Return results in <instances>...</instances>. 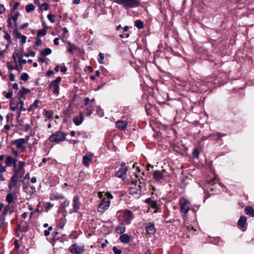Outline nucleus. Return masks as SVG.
<instances>
[{"instance_id": "dca6fc26", "label": "nucleus", "mask_w": 254, "mask_h": 254, "mask_svg": "<svg viewBox=\"0 0 254 254\" xmlns=\"http://www.w3.org/2000/svg\"><path fill=\"white\" fill-rule=\"evenodd\" d=\"M163 172H165V170H163L162 171L157 170L155 171L153 173V177L154 179L157 181L162 180L164 177Z\"/></svg>"}, {"instance_id": "e433bc0d", "label": "nucleus", "mask_w": 254, "mask_h": 254, "mask_svg": "<svg viewBox=\"0 0 254 254\" xmlns=\"http://www.w3.org/2000/svg\"><path fill=\"white\" fill-rule=\"evenodd\" d=\"M13 115L12 114H8L6 116V120L8 124H11Z\"/></svg>"}, {"instance_id": "393cba45", "label": "nucleus", "mask_w": 254, "mask_h": 254, "mask_svg": "<svg viewBox=\"0 0 254 254\" xmlns=\"http://www.w3.org/2000/svg\"><path fill=\"white\" fill-rule=\"evenodd\" d=\"M245 212L246 214L251 217H254V209L251 206H247L245 208Z\"/></svg>"}, {"instance_id": "6e6552de", "label": "nucleus", "mask_w": 254, "mask_h": 254, "mask_svg": "<svg viewBox=\"0 0 254 254\" xmlns=\"http://www.w3.org/2000/svg\"><path fill=\"white\" fill-rule=\"evenodd\" d=\"M80 202L79 200V197L78 196H74L73 199V209L70 212V213L76 212L80 208Z\"/></svg>"}, {"instance_id": "7c9ffc66", "label": "nucleus", "mask_w": 254, "mask_h": 254, "mask_svg": "<svg viewBox=\"0 0 254 254\" xmlns=\"http://www.w3.org/2000/svg\"><path fill=\"white\" fill-rule=\"evenodd\" d=\"M126 231V228L125 227L122 226H118L116 229V232L117 233L122 234H123Z\"/></svg>"}, {"instance_id": "473e14b6", "label": "nucleus", "mask_w": 254, "mask_h": 254, "mask_svg": "<svg viewBox=\"0 0 254 254\" xmlns=\"http://www.w3.org/2000/svg\"><path fill=\"white\" fill-rule=\"evenodd\" d=\"M46 33H47V31H46V29L44 28L42 29H40V30H38V33L37 34V36L40 37V36H43L45 35L46 34Z\"/></svg>"}, {"instance_id": "20e7f679", "label": "nucleus", "mask_w": 254, "mask_h": 254, "mask_svg": "<svg viewBox=\"0 0 254 254\" xmlns=\"http://www.w3.org/2000/svg\"><path fill=\"white\" fill-rule=\"evenodd\" d=\"M128 170V168L126 166L125 162H122L121 164V168L115 173V176L125 180L127 177V172Z\"/></svg>"}, {"instance_id": "f8f14e48", "label": "nucleus", "mask_w": 254, "mask_h": 254, "mask_svg": "<svg viewBox=\"0 0 254 254\" xmlns=\"http://www.w3.org/2000/svg\"><path fill=\"white\" fill-rule=\"evenodd\" d=\"M12 58L14 60V62H7V68L9 72L13 69H16V52H13L12 54Z\"/></svg>"}, {"instance_id": "680f3d73", "label": "nucleus", "mask_w": 254, "mask_h": 254, "mask_svg": "<svg viewBox=\"0 0 254 254\" xmlns=\"http://www.w3.org/2000/svg\"><path fill=\"white\" fill-rule=\"evenodd\" d=\"M38 102H39L38 100H35V101L34 102V103L32 104V106H33V107H34L35 108H37L38 107Z\"/></svg>"}, {"instance_id": "5701e85b", "label": "nucleus", "mask_w": 254, "mask_h": 254, "mask_svg": "<svg viewBox=\"0 0 254 254\" xmlns=\"http://www.w3.org/2000/svg\"><path fill=\"white\" fill-rule=\"evenodd\" d=\"M91 161L92 157L89 156L84 155L83 157L82 163L85 166H88L89 164L91 162Z\"/></svg>"}, {"instance_id": "c9c22d12", "label": "nucleus", "mask_w": 254, "mask_h": 254, "mask_svg": "<svg viewBox=\"0 0 254 254\" xmlns=\"http://www.w3.org/2000/svg\"><path fill=\"white\" fill-rule=\"evenodd\" d=\"M199 154V151L198 149L196 148H194L193 152H192L193 157L194 158H197L198 157Z\"/></svg>"}, {"instance_id": "7ed1b4c3", "label": "nucleus", "mask_w": 254, "mask_h": 254, "mask_svg": "<svg viewBox=\"0 0 254 254\" xmlns=\"http://www.w3.org/2000/svg\"><path fill=\"white\" fill-rule=\"evenodd\" d=\"M66 134L61 131H58L50 136L49 140L51 142H60L64 141Z\"/></svg>"}, {"instance_id": "69168bd1", "label": "nucleus", "mask_w": 254, "mask_h": 254, "mask_svg": "<svg viewBox=\"0 0 254 254\" xmlns=\"http://www.w3.org/2000/svg\"><path fill=\"white\" fill-rule=\"evenodd\" d=\"M119 36L121 38H124V37H126V38H127L129 37V33H127L126 34H125V35H124L123 34H120L119 35Z\"/></svg>"}, {"instance_id": "c85d7f7f", "label": "nucleus", "mask_w": 254, "mask_h": 254, "mask_svg": "<svg viewBox=\"0 0 254 254\" xmlns=\"http://www.w3.org/2000/svg\"><path fill=\"white\" fill-rule=\"evenodd\" d=\"M134 25L138 29H142L144 27L143 23L140 20H136L135 21Z\"/></svg>"}, {"instance_id": "6e6d98bb", "label": "nucleus", "mask_w": 254, "mask_h": 254, "mask_svg": "<svg viewBox=\"0 0 254 254\" xmlns=\"http://www.w3.org/2000/svg\"><path fill=\"white\" fill-rule=\"evenodd\" d=\"M6 166H3L1 165L0 167V173H2L6 171Z\"/></svg>"}, {"instance_id": "f704fd0d", "label": "nucleus", "mask_w": 254, "mask_h": 254, "mask_svg": "<svg viewBox=\"0 0 254 254\" xmlns=\"http://www.w3.org/2000/svg\"><path fill=\"white\" fill-rule=\"evenodd\" d=\"M20 38L22 44H24L26 42L27 37L24 35H21L17 31V38Z\"/></svg>"}, {"instance_id": "c03bdc74", "label": "nucleus", "mask_w": 254, "mask_h": 254, "mask_svg": "<svg viewBox=\"0 0 254 254\" xmlns=\"http://www.w3.org/2000/svg\"><path fill=\"white\" fill-rule=\"evenodd\" d=\"M19 105L20 107V110L25 111L26 110V109L23 107V103L21 100H20L19 103H17V108H18Z\"/></svg>"}, {"instance_id": "4be33fe9", "label": "nucleus", "mask_w": 254, "mask_h": 254, "mask_svg": "<svg viewBox=\"0 0 254 254\" xmlns=\"http://www.w3.org/2000/svg\"><path fill=\"white\" fill-rule=\"evenodd\" d=\"M247 223V218L245 216H241L238 221V225L240 227H244Z\"/></svg>"}, {"instance_id": "b1692460", "label": "nucleus", "mask_w": 254, "mask_h": 254, "mask_svg": "<svg viewBox=\"0 0 254 254\" xmlns=\"http://www.w3.org/2000/svg\"><path fill=\"white\" fill-rule=\"evenodd\" d=\"M131 237L130 236H128L127 234H122L120 237V241L123 243H128L130 240Z\"/></svg>"}, {"instance_id": "58836bf2", "label": "nucleus", "mask_w": 254, "mask_h": 254, "mask_svg": "<svg viewBox=\"0 0 254 254\" xmlns=\"http://www.w3.org/2000/svg\"><path fill=\"white\" fill-rule=\"evenodd\" d=\"M55 16L52 14H49L47 15V18L52 23H54L55 22Z\"/></svg>"}, {"instance_id": "4d7b16f0", "label": "nucleus", "mask_w": 254, "mask_h": 254, "mask_svg": "<svg viewBox=\"0 0 254 254\" xmlns=\"http://www.w3.org/2000/svg\"><path fill=\"white\" fill-rule=\"evenodd\" d=\"M9 79L13 81L15 80V75L13 73L9 72Z\"/></svg>"}, {"instance_id": "052dcab7", "label": "nucleus", "mask_w": 254, "mask_h": 254, "mask_svg": "<svg viewBox=\"0 0 254 254\" xmlns=\"http://www.w3.org/2000/svg\"><path fill=\"white\" fill-rule=\"evenodd\" d=\"M5 11V8L4 7L3 5L0 4V14L4 12Z\"/></svg>"}, {"instance_id": "4c0bfd02", "label": "nucleus", "mask_w": 254, "mask_h": 254, "mask_svg": "<svg viewBox=\"0 0 254 254\" xmlns=\"http://www.w3.org/2000/svg\"><path fill=\"white\" fill-rule=\"evenodd\" d=\"M104 54L101 53H99V58H98V62L101 64H104Z\"/></svg>"}, {"instance_id": "de8ad7c7", "label": "nucleus", "mask_w": 254, "mask_h": 254, "mask_svg": "<svg viewBox=\"0 0 254 254\" xmlns=\"http://www.w3.org/2000/svg\"><path fill=\"white\" fill-rule=\"evenodd\" d=\"M70 45V48L68 49V52L70 53V54H73V50L76 48V47L74 45H72L71 44Z\"/></svg>"}, {"instance_id": "f257e3e1", "label": "nucleus", "mask_w": 254, "mask_h": 254, "mask_svg": "<svg viewBox=\"0 0 254 254\" xmlns=\"http://www.w3.org/2000/svg\"><path fill=\"white\" fill-rule=\"evenodd\" d=\"M16 173H13L8 184V193L6 196V201L8 202V205L5 207L2 212L3 215L8 213L11 214L14 211L12 203L13 202L14 196L16 193Z\"/></svg>"}, {"instance_id": "2f4dec72", "label": "nucleus", "mask_w": 254, "mask_h": 254, "mask_svg": "<svg viewBox=\"0 0 254 254\" xmlns=\"http://www.w3.org/2000/svg\"><path fill=\"white\" fill-rule=\"evenodd\" d=\"M29 78V76L28 74L25 72L22 73L21 74L20 77V79L24 81H27L28 80Z\"/></svg>"}, {"instance_id": "13d9d810", "label": "nucleus", "mask_w": 254, "mask_h": 254, "mask_svg": "<svg viewBox=\"0 0 254 254\" xmlns=\"http://www.w3.org/2000/svg\"><path fill=\"white\" fill-rule=\"evenodd\" d=\"M90 101V99L89 98V97H86L85 99H84V105L85 106H88V104H89V102Z\"/></svg>"}, {"instance_id": "1a4fd4ad", "label": "nucleus", "mask_w": 254, "mask_h": 254, "mask_svg": "<svg viewBox=\"0 0 254 254\" xmlns=\"http://www.w3.org/2000/svg\"><path fill=\"white\" fill-rule=\"evenodd\" d=\"M26 143L24 138H20L17 139V154L25 150L26 147L23 144Z\"/></svg>"}, {"instance_id": "aec40b11", "label": "nucleus", "mask_w": 254, "mask_h": 254, "mask_svg": "<svg viewBox=\"0 0 254 254\" xmlns=\"http://www.w3.org/2000/svg\"><path fill=\"white\" fill-rule=\"evenodd\" d=\"M146 233L148 235H152L156 232L154 225L153 224H150L149 225L146 227Z\"/></svg>"}, {"instance_id": "bb28decb", "label": "nucleus", "mask_w": 254, "mask_h": 254, "mask_svg": "<svg viewBox=\"0 0 254 254\" xmlns=\"http://www.w3.org/2000/svg\"><path fill=\"white\" fill-rule=\"evenodd\" d=\"M94 105L93 104H89V106L87 107L85 110V115L86 116H90L94 110Z\"/></svg>"}, {"instance_id": "a18cd8bd", "label": "nucleus", "mask_w": 254, "mask_h": 254, "mask_svg": "<svg viewBox=\"0 0 254 254\" xmlns=\"http://www.w3.org/2000/svg\"><path fill=\"white\" fill-rule=\"evenodd\" d=\"M113 251L115 254H121L122 250L118 249L116 247H114Z\"/></svg>"}, {"instance_id": "864d4df0", "label": "nucleus", "mask_w": 254, "mask_h": 254, "mask_svg": "<svg viewBox=\"0 0 254 254\" xmlns=\"http://www.w3.org/2000/svg\"><path fill=\"white\" fill-rule=\"evenodd\" d=\"M216 135H217V139H219L221 137L226 136V134H222V133H217Z\"/></svg>"}, {"instance_id": "c756f323", "label": "nucleus", "mask_w": 254, "mask_h": 254, "mask_svg": "<svg viewBox=\"0 0 254 254\" xmlns=\"http://www.w3.org/2000/svg\"><path fill=\"white\" fill-rule=\"evenodd\" d=\"M52 53V50L50 48H46L41 51V54L42 56H46Z\"/></svg>"}, {"instance_id": "a211bd4d", "label": "nucleus", "mask_w": 254, "mask_h": 254, "mask_svg": "<svg viewBox=\"0 0 254 254\" xmlns=\"http://www.w3.org/2000/svg\"><path fill=\"white\" fill-rule=\"evenodd\" d=\"M130 194L132 195H136L139 197L141 192L140 191V189H137L136 187H132L130 188Z\"/></svg>"}, {"instance_id": "f03ea898", "label": "nucleus", "mask_w": 254, "mask_h": 254, "mask_svg": "<svg viewBox=\"0 0 254 254\" xmlns=\"http://www.w3.org/2000/svg\"><path fill=\"white\" fill-rule=\"evenodd\" d=\"M113 1L124 8H134L139 7L140 0H113Z\"/></svg>"}, {"instance_id": "e2e57ef3", "label": "nucleus", "mask_w": 254, "mask_h": 254, "mask_svg": "<svg viewBox=\"0 0 254 254\" xmlns=\"http://www.w3.org/2000/svg\"><path fill=\"white\" fill-rule=\"evenodd\" d=\"M67 70V68L64 66H62L61 68V71L63 73H65V72Z\"/></svg>"}, {"instance_id": "37998d69", "label": "nucleus", "mask_w": 254, "mask_h": 254, "mask_svg": "<svg viewBox=\"0 0 254 254\" xmlns=\"http://www.w3.org/2000/svg\"><path fill=\"white\" fill-rule=\"evenodd\" d=\"M43 8L45 10H47L49 8L48 4L47 3H44L39 6L40 9H42Z\"/></svg>"}, {"instance_id": "6ab92c4d", "label": "nucleus", "mask_w": 254, "mask_h": 254, "mask_svg": "<svg viewBox=\"0 0 254 254\" xmlns=\"http://www.w3.org/2000/svg\"><path fill=\"white\" fill-rule=\"evenodd\" d=\"M50 198L51 200H55L63 199L64 198V196L62 194L57 193L51 194Z\"/></svg>"}, {"instance_id": "2eb2a0df", "label": "nucleus", "mask_w": 254, "mask_h": 254, "mask_svg": "<svg viewBox=\"0 0 254 254\" xmlns=\"http://www.w3.org/2000/svg\"><path fill=\"white\" fill-rule=\"evenodd\" d=\"M83 120V115L80 113L78 116H76L73 119V122L76 126H79L82 124Z\"/></svg>"}, {"instance_id": "603ef678", "label": "nucleus", "mask_w": 254, "mask_h": 254, "mask_svg": "<svg viewBox=\"0 0 254 254\" xmlns=\"http://www.w3.org/2000/svg\"><path fill=\"white\" fill-rule=\"evenodd\" d=\"M12 96V92L11 91H9L7 93H6V94L5 95V97L6 98L8 99V98H11Z\"/></svg>"}, {"instance_id": "4468645a", "label": "nucleus", "mask_w": 254, "mask_h": 254, "mask_svg": "<svg viewBox=\"0 0 254 254\" xmlns=\"http://www.w3.org/2000/svg\"><path fill=\"white\" fill-rule=\"evenodd\" d=\"M127 125L126 121L119 120L116 122L117 127L122 130H125L127 128Z\"/></svg>"}, {"instance_id": "774afa93", "label": "nucleus", "mask_w": 254, "mask_h": 254, "mask_svg": "<svg viewBox=\"0 0 254 254\" xmlns=\"http://www.w3.org/2000/svg\"><path fill=\"white\" fill-rule=\"evenodd\" d=\"M24 180H27V183L28 182V180H29V179H30V174H29V173H27L25 175V177H24Z\"/></svg>"}, {"instance_id": "09e8293b", "label": "nucleus", "mask_w": 254, "mask_h": 254, "mask_svg": "<svg viewBox=\"0 0 254 254\" xmlns=\"http://www.w3.org/2000/svg\"><path fill=\"white\" fill-rule=\"evenodd\" d=\"M36 45L38 46H40L42 44V41H41V40L40 39V37L36 36Z\"/></svg>"}, {"instance_id": "ddd939ff", "label": "nucleus", "mask_w": 254, "mask_h": 254, "mask_svg": "<svg viewBox=\"0 0 254 254\" xmlns=\"http://www.w3.org/2000/svg\"><path fill=\"white\" fill-rule=\"evenodd\" d=\"M125 219L127 224H129L133 218V213L131 211L127 210L125 212Z\"/></svg>"}, {"instance_id": "49530a36", "label": "nucleus", "mask_w": 254, "mask_h": 254, "mask_svg": "<svg viewBox=\"0 0 254 254\" xmlns=\"http://www.w3.org/2000/svg\"><path fill=\"white\" fill-rule=\"evenodd\" d=\"M54 206V204L51 203V202H48L46 204L45 209L46 211H48L51 208H52Z\"/></svg>"}, {"instance_id": "9d476101", "label": "nucleus", "mask_w": 254, "mask_h": 254, "mask_svg": "<svg viewBox=\"0 0 254 254\" xmlns=\"http://www.w3.org/2000/svg\"><path fill=\"white\" fill-rule=\"evenodd\" d=\"M110 205V200L109 198L104 197L102 199L101 202L98 204V207L102 209H106Z\"/></svg>"}, {"instance_id": "a19ab883", "label": "nucleus", "mask_w": 254, "mask_h": 254, "mask_svg": "<svg viewBox=\"0 0 254 254\" xmlns=\"http://www.w3.org/2000/svg\"><path fill=\"white\" fill-rule=\"evenodd\" d=\"M45 115L48 119L53 118V112L51 111L45 110Z\"/></svg>"}, {"instance_id": "3c124183", "label": "nucleus", "mask_w": 254, "mask_h": 254, "mask_svg": "<svg viewBox=\"0 0 254 254\" xmlns=\"http://www.w3.org/2000/svg\"><path fill=\"white\" fill-rule=\"evenodd\" d=\"M13 104L12 99H11L10 103V108L12 111H14L16 110V106H13Z\"/></svg>"}, {"instance_id": "72a5a7b5", "label": "nucleus", "mask_w": 254, "mask_h": 254, "mask_svg": "<svg viewBox=\"0 0 254 254\" xmlns=\"http://www.w3.org/2000/svg\"><path fill=\"white\" fill-rule=\"evenodd\" d=\"M35 8V6L33 4H29L26 6L25 9L27 12L32 11Z\"/></svg>"}, {"instance_id": "bf43d9fd", "label": "nucleus", "mask_w": 254, "mask_h": 254, "mask_svg": "<svg viewBox=\"0 0 254 254\" xmlns=\"http://www.w3.org/2000/svg\"><path fill=\"white\" fill-rule=\"evenodd\" d=\"M35 55V53L33 51H31L29 54H27L25 55L26 57L31 56V57H34Z\"/></svg>"}, {"instance_id": "0e129e2a", "label": "nucleus", "mask_w": 254, "mask_h": 254, "mask_svg": "<svg viewBox=\"0 0 254 254\" xmlns=\"http://www.w3.org/2000/svg\"><path fill=\"white\" fill-rule=\"evenodd\" d=\"M19 62L20 64H25L26 63V60L23 59H19Z\"/></svg>"}, {"instance_id": "9b49d317", "label": "nucleus", "mask_w": 254, "mask_h": 254, "mask_svg": "<svg viewBox=\"0 0 254 254\" xmlns=\"http://www.w3.org/2000/svg\"><path fill=\"white\" fill-rule=\"evenodd\" d=\"M5 164L6 166H11L13 164V170H14V173H16V171L15 170V169L16 168V160L12 158L11 156H8L6 157L5 160Z\"/></svg>"}, {"instance_id": "a878e982", "label": "nucleus", "mask_w": 254, "mask_h": 254, "mask_svg": "<svg viewBox=\"0 0 254 254\" xmlns=\"http://www.w3.org/2000/svg\"><path fill=\"white\" fill-rule=\"evenodd\" d=\"M145 202L147 203L151 208H157V204L156 202L154 200H152L151 198H147L145 199Z\"/></svg>"}, {"instance_id": "338daca9", "label": "nucleus", "mask_w": 254, "mask_h": 254, "mask_svg": "<svg viewBox=\"0 0 254 254\" xmlns=\"http://www.w3.org/2000/svg\"><path fill=\"white\" fill-rule=\"evenodd\" d=\"M59 38H56L54 40V44H55L56 45H58L59 44Z\"/></svg>"}, {"instance_id": "39448f33", "label": "nucleus", "mask_w": 254, "mask_h": 254, "mask_svg": "<svg viewBox=\"0 0 254 254\" xmlns=\"http://www.w3.org/2000/svg\"><path fill=\"white\" fill-rule=\"evenodd\" d=\"M7 23L8 28H13V35L16 37V13H12L8 16Z\"/></svg>"}, {"instance_id": "ea45409f", "label": "nucleus", "mask_w": 254, "mask_h": 254, "mask_svg": "<svg viewBox=\"0 0 254 254\" xmlns=\"http://www.w3.org/2000/svg\"><path fill=\"white\" fill-rule=\"evenodd\" d=\"M208 184L209 185H210L211 186H210L209 187V189L210 191H214L215 190V188L213 187V186L214 185V181L213 180H211L210 181L209 183H208Z\"/></svg>"}, {"instance_id": "412c9836", "label": "nucleus", "mask_w": 254, "mask_h": 254, "mask_svg": "<svg viewBox=\"0 0 254 254\" xmlns=\"http://www.w3.org/2000/svg\"><path fill=\"white\" fill-rule=\"evenodd\" d=\"M50 88H53V92L54 94H58L59 93V84L52 82L49 85Z\"/></svg>"}, {"instance_id": "cd10ccee", "label": "nucleus", "mask_w": 254, "mask_h": 254, "mask_svg": "<svg viewBox=\"0 0 254 254\" xmlns=\"http://www.w3.org/2000/svg\"><path fill=\"white\" fill-rule=\"evenodd\" d=\"M30 92V90L29 89L25 88H22L21 90H19L18 94L21 98H24V95L26 94H29Z\"/></svg>"}, {"instance_id": "f3484780", "label": "nucleus", "mask_w": 254, "mask_h": 254, "mask_svg": "<svg viewBox=\"0 0 254 254\" xmlns=\"http://www.w3.org/2000/svg\"><path fill=\"white\" fill-rule=\"evenodd\" d=\"M25 164V162L22 161H19L18 162V168L17 169V176L18 174H20L21 176L24 174V166Z\"/></svg>"}, {"instance_id": "5fc2aeb1", "label": "nucleus", "mask_w": 254, "mask_h": 254, "mask_svg": "<svg viewBox=\"0 0 254 254\" xmlns=\"http://www.w3.org/2000/svg\"><path fill=\"white\" fill-rule=\"evenodd\" d=\"M62 78L61 77H58L55 80L53 81V82H55L58 84L61 81Z\"/></svg>"}, {"instance_id": "0eeeda50", "label": "nucleus", "mask_w": 254, "mask_h": 254, "mask_svg": "<svg viewBox=\"0 0 254 254\" xmlns=\"http://www.w3.org/2000/svg\"><path fill=\"white\" fill-rule=\"evenodd\" d=\"M70 252L74 254H82L84 251V246H78L74 244L69 248Z\"/></svg>"}, {"instance_id": "79ce46f5", "label": "nucleus", "mask_w": 254, "mask_h": 254, "mask_svg": "<svg viewBox=\"0 0 254 254\" xmlns=\"http://www.w3.org/2000/svg\"><path fill=\"white\" fill-rule=\"evenodd\" d=\"M69 204V202L67 200H65L62 204H61V207L63 209L65 208L66 207L68 206Z\"/></svg>"}, {"instance_id": "423d86ee", "label": "nucleus", "mask_w": 254, "mask_h": 254, "mask_svg": "<svg viewBox=\"0 0 254 254\" xmlns=\"http://www.w3.org/2000/svg\"><path fill=\"white\" fill-rule=\"evenodd\" d=\"M180 210L182 213L184 214L187 213L190 210L189 206V202L185 198L181 197L180 199Z\"/></svg>"}, {"instance_id": "8fccbe9b", "label": "nucleus", "mask_w": 254, "mask_h": 254, "mask_svg": "<svg viewBox=\"0 0 254 254\" xmlns=\"http://www.w3.org/2000/svg\"><path fill=\"white\" fill-rule=\"evenodd\" d=\"M97 114L100 116V117H102L104 115V112H103V111L102 110V109H100V108H98L97 110Z\"/></svg>"}]
</instances>
